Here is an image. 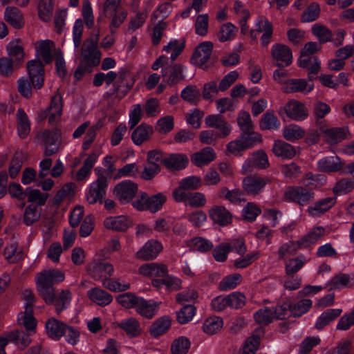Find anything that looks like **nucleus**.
<instances>
[{"label":"nucleus","mask_w":354,"mask_h":354,"mask_svg":"<svg viewBox=\"0 0 354 354\" xmlns=\"http://www.w3.org/2000/svg\"><path fill=\"white\" fill-rule=\"evenodd\" d=\"M82 59L81 62L95 66L100 63V53L97 50V44L92 40L87 41L82 48Z\"/></svg>","instance_id":"obj_16"},{"label":"nucleus","mask_w":354,"mask_h":354,"mask_svg":"<svg viewBox=\"0 0 354 354\" xmlns=\"http://www.w3.org/2000/svg\"><path fill=\"white\" fill-rule=\"evenodd\" d=\"M138 191V186L131 180L120 183L115 187L114 192L122 203H127L132 200Z\"/></svg>","instance_id":"obj_10"},{"label":"nucleus","mask_w":354,"mask_h":354,"mask_svg":"<svg viewBox=\"0 0 354 354\" xmlns=\"http://www.w3.org/2000/svg\"><path fill=\"white\" fill-rule=\"evenodd\" d=\"M17 130L21 138H26L30 133V125L28 118L22 109H19L17 112Z\"/></svg>","instance_id":"obj_45"},{"label":"nucleus","mask_w":354,"mask_h":354,"mask_svg":"<svg viewBox=\"0 0 354 354\" xmlns=\"http://www.w3.org/2000/svg\"><path fill=\"white\" fill-rule=\"evenodd\" d=\"M6 260L9 263H15L20 261L23 258L22 250L18 248V243L13 240L8 245L3 252Z\"/></svg>","instance_id":"obj_43"},{"label":"nucleus","mask_w":354,"mask_h":354,"mask_svg":"<svg viewBox=\"0 0 354 354\" xmlns=\"http://www.w3.org/2000/svg\"><path fill=\"white\" fill-rule=\"evenodd\" d=\"M263 333V329L259 328L246 339L243 348L244 354H254L256 353L259 349L261 340L260 336Z\"/></svg>","instance_id":"obj_41"},{"label":"nucleus","mask_w":354,"mask_h":354,"mask_svg":"<svg viewBox=\"0 0 354 354\" xmlns=\"http://www.w3.org/2000/svg\"><path fill=\"white\" fill-rule=\"evenodd\" d=\"M330 111V106L322 102H317L314 105L313 113L316 118V124L318 129L320 125L324 126L326 124L325 120L322 119Z\"/></svg>","instance_id":"obj_58"},{"label":"nucleus","mask_w":354,"mask_h":354,"mask_svg":"<svg viewBox=\"0 0 354 354\" xmlns=\"http://www.w3.org/2000/svg\"><path fill=\"white\" fill-rule=\"evenodd\" d=\"M241 280V275L240 274H233L224 277L218 284V288L222 291H227L234 289L238 284L240 283Z\"/></svg>","instance_id":"obj_63"},{"label":"nucleus","mask_w":354,"mask_h":354,"mask_svg":"<svg viewBox=\"0 0 354 354\" xmlns=\"http://www.w3.org/2000/svg\"><path fill=\"white\" fill-rule=\"evenodd\" d=\"M138 274L151 279L162 277L168 274L167 266L163 263H148L142 265L138 270Z\"/></svg>","instance_id":"obj_18"},{"label":"nucleus","mask_w":354,"mask_h":354,"mask_svg":"<svg viewBox=\"0 0 354 354\" xmlns=\"http://www.w3.org/2000/svg\"><path fill=\"white\" fill-rule=\"evenodd\" d=\"M216 158L214 150L211 147H205L191 156L192 163L197 167L209 164Z\"/></svg>","instance_id":"obj_31"},{"label":"nucleus","mask_w":354,"mask_h":354,"mask_svg":"<svg viewBox=\"0 0 354 354\" xmlns=\"http://www.w3.org/2000/svg\"><path fill=\"white\" fill-rule=\"evenodd\" d=\"M223 319L217 317H209L204 321L203 330L207 335H212L218 333L223 328Z\"/></svg>","instance_id":"obj_47"},{"label":"nucleus","mask_w":354,"mask_h":354,"mask_svg":"<svg viewBox=\"0 0 354 354\" xmlns=\"http://www.w3.org/2000/svg\"><path fill=\"white\" fill-rule=\"evenodd\" d=\"M188 158L183 153H170L164 157L163 165L168 169L173 170H181L185 169L188 164Z\"/></svg>","instance_id":"obj_24"},{"label":"nucleus","mask_w":354,"mask_h":354,"mask_svg":"<svg viewBox=\"0 0 354 354\" xmlns=\"http://www.w3.org/2000/svg\"><path fill=\"white\" fill-rule=\"evenodd\" d=\"M205 122L208 127L219 130L218 134L221 138H225L229 136L232 130L231 125L221 114L207 115L205 119Z\"/></svg>","instance_id":"obj_13"},{"label":"nucleus","mask_w":354,"mask_h":354,"mask_svg":"<svg viewBox=\"0 0 354 354\" xmlns=\"http://www.w3.org/2000/svg\"><path fill=\"white\" fill-rule=\"evenodd\" d=\"M160 303L153 300H146L140 297L136 308V312L142 317L147 319L153 318L159 309Z\"/></svg>","instance_id":"obj_25"},{"label":"nucleus","mask_w":354,"mask_h":354,"mask_svg":"<svg viewBox=\"0 0 354 354\" xmlns=\"http://www.w3.org/2000/svg\"><path fill=\"white\" fill-rule=\"evenodd\" d=\"M41 212L39 207L34 205H28L24 213L23 221L26 225H31L39 221Z\"/></svg>","instance_id":"obj_62"},{"label":"nucleus","mask_w":354,"mask_h":354,"mask_svg":"<svg viewBox=\"0 0 354 354\" xmlns=\"http://www.w3.org/2000/svg\"><path fill=\"white\" fill-rule=\"evenodd\" d=\"M305 131L299 126L290 124L283 129V136L288 141H295L303 138Z\"/></svg>","instance_id":"obj_52"},{"label":"nucleus","mask_w":354,"mask_h":354,"mask_svg":"<svg viewBox=\"0 0 354 354\" xmlns=\"http://www.w3.org/2000/svg\"><path fill=\"white\" fill-rule=\"evenodd\" d=\"M72 294L68 290H63L57 297H55L53 304L55 306L56 313L59 314L62 310L66 308L71 301Z\"/></svg>","instance_id":"obj_57"},{"label":"nucleus","mask_w":354,"mask_h":354,"mask_svg":"<svg viewBox=\"0 0 354 354\" xmlns=\"http://www.w3.org/2000/svg\"><path fill=\"white\" fill-rule=\"evenodd\" d=\"M319 130L324 134V137L328 143L337 144L347 138L348 133L346 127H335L328 129L326 124L320 125Z\"/></svg>","instance_id":"obj_17"},{"label":"nucleus","mask_w":354,"mask_h":354,"mask_svg":"<svg viewBox=\"0 0 354 354\" xmlns=\"http://www.w3.org/2000/svg\"><path fill=\"white\" fill-rule=\"evenodd\" d=\"M53 0H40L38 5V14L43 21H50L53 12Z\"/></svg>","instance_id":"obj_50"},{"label":"nucleus","mask_w":354,"mask_h":354,"mask_svg":"<svg viewBox=\"0 0 354 354\" xmlns=\"http://www.w3.org/2000/svg\"><path fill=\"white\" fill-rule=\"evenodd\" d=\"M162 250V245L160 242L151 239L136 252V257L142 261L153 260L158 255Z\"/></svg>","instance_id":"obj_11"},{"label":"nucleus","mask_w":354,"mask_h":354,"mask_svg":"<svg viewBox=\"0 0 354 354\" xmlns=\"http://www.w3.org/2000/svg\"><path fill=\"white\" fill-rule=\"evenodd\" d=\"M272 151L276 156L284 159H291L297 153L296 149L293 146L282 140L274 141Z\"/></svg>","instance_id":"obj_32"},{"label":"nucleus","mask_w":354,"mask_h":354,"mask_svg":"<svg viewBox=\"0 0 354 354\" xmlns=\"http://www.w3.org/2000/svg\"><path fill=\"white\" fill-rule=\"evenodd\" d=\"M171 319L169 316H162L153 322L149 332L153 337H158L165 333L171 326Z\"/></svg>","instance_id":"obj_37"},{"label":"nucleus","mask_w":354,"mask_h":354,"mask_svg":"<svg viewBox=\"0 0 354 354\" xmlns=\"http://www.w3.org/2000/svg\"><path fill=\"white\" fill-rule=\"evenodd\" d=\"M190 347V342L186 337H179L174 340L171 346L172 354H187Z\"/></svg>","instance_id":"obj_61"},{"label":"nucleus","mask_w":354,"mask_h":354,"mask_svg":"<svg viewBox=\"0 0 354 354\" xmlns=\"http://www.w3.org/2000/svg\"><path fill=\"white\" fill-rule=\"evenodd\" d=\"M270 183L268 177H261L259 176H249L243 180V188L244 191L251 196H257L260 194L265 186Z\"/></svg>","instance_id":"obj_7"},{"label":"nucleus","mask_w":354,"mask_h":354,"mask_svg":"<svg viewBox=\"0 0 354 354\" xmlns=\"http://www.w3.org/2000/svg\"><path fill=\"white\" fill-rule=\"evenodd\" d=\"M335 203V196L324 198L309 206L307 211L311 216L319 217L334 206Z\"/></svg>","instance_id":"obj_23"},{"label":"nucleus","mask_w":354,"mask_h":354,"mask_svg":"<svg viewBox=\"0 0 354 354\" xmlns=\"http://www.w3.org/2000/svg\"><path fill=\"white\" fill-rule=\"evenodd\" d=\"M284 111L292 120L302 121L308 116V110L306 106L299 101L292 100L284 106Z\"/></svg>","instance_id":"obj_19"},{"label":"nucleus","mask_w":354,"mask_h":354,"mask_svg":"<svg viewBox=\"0 0 354 354\" xmlns=\"http://www.w3.org/2000/svg\"><path fill=\"white\" fill-rule=\"evenodd\" d=\"M220 193L225 199L235 205H240L245 201L244 193L239 189L230 190L226 187H223L220 189Z\"/></svg>","instance_id":"obj_49"},{"label":"nucleus","mask_w":354,"mask_h":354,"mask_svg":"<svg viewBox=\"0 0 354 354\" xmlns=\"http://www.w3.org/2000/svg\"><path fill=\"white\" fill-rule=\"evenodd\" d=\"M87 272L93 279L100 281L102 283L113 275L114 267L108 262L93 261L87 265Z\"/></svg>","instance_id":"obj_3"},{"label":"nucleus","mask_w":354,"mask_h":354,"mask_svg":"<svg viewBox=\"0 0 354 354\" xmlns=\"http://www.w3.org/2000/svg\"><path fill=\"white\" fill-rule=\"evenodd\" d=\"M41 139L44 144V155L50 156L59 151L60 144V132L57 129L45 131Z\"/></svg>","instance_id":"obj_9"},{"label":"nucleus","mask_w":354,"mask_h":354,"mask_svg":"<svg viewBox=\"0 0 354 354\" xmlns=\"http://www.w3.org/2000/svg\"><path fill=\"white\" fill-rule=\"evenodd\" d=\"M342 310L339 308H330L323 312L317 318L315 323V328L322 329L324 326L334 321L340 316Z\"/></svg>","instance_id":"obj_39"},{"label":"nucleus","mask_w":354,"mask_h":354,"mask_svg":"<svg viewBox=\"0 0 354 354\" xmlns=\"http://www.w3.org/2000/svg\"><path fill=\"white\" fill-rule=\"evenodd\" d=\"M153 133V130L151 126L142 123L132 132V141L136 145H141L142 143L150 140Z\"/></svg>","instance_id":"obj_29"},{"label":"nucleus","mask_w":354,"mask_h":354,"mask_svg":"<svg viewBox=\"0 0 354 354\" xmlns=\"http://www.w3.org/2000/svg\"><path fill=\"white\" fill-rule=\"evenodd\" d=\"M65 279L63 272L57 269H50L43 270L35 277L36 286H52L56 283L62 282Z\"/></svg>","instance_id":"obj_6"},{"label":"nucleus","mask_w":354,"mask_h":354,"mask_svg":"<svg viewBox=\"0 0 354 354\" xmlns=\"http://www.w3.org/2000/svg\"><path fill=\"white\" fill-rule=\"evenodd\" d=\"M107 178L103 174H99L97 179L90 187L86 194V201L89 204H95L97 202L102 203V198L106 194Z\"/></svg>","instance_id":"obj_5"},{"label":"nucleus","mask_w":354,"mask_h":354,"mask_svg":"<svg viewBox=\"0 0 354 354\" xmlns=\"http://www.w3.org/2000/svg\"><path fill=\"white\" fill-rule=\"evenodd\" d=\"M284 199L286 201L297 203L300 206H304L314 201L315 194L310 189L302 186H292L286 188Z\"/></svg>","instance_id":"obj_2"},{"label":"nucleus","mask_w":354,"mask_h":354,"mask_svg":"<svg viewBox=\"0 0 354 354\" xmlns=\"http://www.w3.org/2000/svg\"><path fill=\"white\" fill-rule=\"evenodd\" d=\"M255 28V30H250V37L257 39V34L263 32L260 39L262 45L266 46L271 41L273 34L272 23L265 16L260 15L257 18Z\"/></svg>","instance_id":"obj_4"},{"label":"nucleus","mask_w":354,"mask_h":354,"mask_svg":"<svg viewBox=\"0 0 354 354\" xmlns=\"http://www.w3.org/2000/svg\"><path fill=\"white\" fill-rule=\"evenodd\" d=\"M196 313V308L192 305H185L176 313V319L180 324L190 322Z\"/></svg>","instance_id":"obj_64"},{"label":"nucleus","mask_w":354,"mask_h":354,"mask_svg":"<svg viewBox=\"0 0 354 354\" xmlns=\"http://www.w3.org/2000/svg\"><path fill=\"white\" fill-rule=\"evenodd\" d=\"M8 57L18 66L24 58V49L19 41H13L8 44L6 48Z\"/></svg>","instance_id":"obj_44"},{"label":"nucleus","mask_w":354,"mask_h":354,"mask_svg":"<svg viewBox=\"0 0 354 354\" xmlns=\"http://www.w3.org/2000/svg\"><path fill=\"white\" fill-rule=\"evenodd\" d=\"M104 225L108 230L124 232L131 225V221L128 217L123 215L109 216L104 220Z\"/></svg>","instance_id":"obj_26"},{"label":"nucleus","mask_w":354,"mask_h":354,"mask_svg":"<svg viewBox=\"0 0 354 354\" xmlns=\"http://www.w3.org/2000/svg\"><path fill=\"white\" fill-rule=\"evenodd\" d=\"M4 19L16 29L24 27L25 22L22 12L16 7L8 6L4 12Z\"/></svg>","instance_id":"obj_28"},{"label":"nucleus","mask_w":354,"mask_h":354,"mask_svg":"<svg viewBox=\"0 0 354 354\" xmlns=\"http://www.w3.org/2000/svg\"><path fill=\"white\" fill-rule=\"evenodd\" d=\"M32 333H27L23 330H14L8 334L10 342H13L16 344L21 345L23 348L28 346L31 342L30 335Z\"/></svg>","instance_id":"obj_56"},{"label":"nucleus","mask_w":354,"mask_h":354,"mask_svg":"<svg viewBox=\"0 0 354 354\" xmlns=\"http://www.w3.org/2000/svg\"><path fill=\"white\" fill-rule=\"evenodd\" d=\"M37 53L46 64L53 60V54L55 56L56 52L60 50L55 48L54 41L50 39L41 40L36 44Z\"/></svg>","instance_id":"obj_21"},{"label":"nucleus","mask_w":354,"mask_h":354,"mask_svg":"<svg viewBox=\"0 0 354 354\" xmlns=\"http://www.w3.org/2000/svg\"><path fill=\"white\" fill-rule=\"evenodd\" d=\"M75 184L72 183L65 184L54 196L53 200V205L59 207L65 200L72 198L75 194Z\"/></svg>","instance_id":"obj_42"},{"label":"nucleus","mask_w":354,"mask_h":354,"mask_svg":"<svg viewBox=\"0 0 354 354\" xmlns=\"http://www.w3.org/2000/svg\"><path fill=\"white\" fill-rule=\"evenodd\" d=\"M238 31V28L232 23L223 24L217 34V38L221 42L232 40Z\"/></svg>","instance_id":"obj_51"},{"label":"nucleus","mask_w":354,"mask_h":354,"mask_svg":"<svg viewBox=\"0 0 354 354\" xmlns=\"http://www.w3.org/2000/svg\"><path fill=\"white\" fill-rule=\"evenodd\" d=\"M213 44L211 41H205L198 46L192 55L194 64L203 67L209 61L212 55Z\"/></svg>","instance_id":"obj_20"},{"label":"nucleus","mask_w":354,"mask_h":354,"mask_svg":"<svg viewBox=\"0 0 354 354\" xmlns=\"http://www.w3.org/2000/svg\"><path fill=\"white\" fill-rule=\"evenodd\" d=\"M87 295L92 301L102 306L109 305L113 300L111 295L99 288H91Z\"/></svg>","instance_id":"obj_36"},{"label":"nucleus","mask_w":354,"mask_h":354,"mask_svg":"<svg viewBox=\"0 0 354 354\" xmlns=\"http://www.w3.org/2000/svg\"><path fill=\"white\" fill-rule=\"evenodd\" d=\"M183 67L180 64H174L163 67L162 77L163 82L172 86L185 79Z\"/></svg>","instance_id":"obj_14"},{"label":"nucleus","mask_w":354,"mask_h":354,"mask_svg":"<svg viewBox=\"0 0 354 354\" xmlns=\"http://www.w3.org/2000/svg\"><path fill=\"white\" fill-rule=\"evenodd\" d=\"M46 329L51 339L58 340L64 336L67 325L55 318H50L46 323Z\"/></svg>","instance_id":"obj_30"},{"label":"nucleus","mask_w":354,"mask_h":354,"mask_svg":"<svg viewBox=\"0 0 354 354\" xmlns=\"http://www.w3.org/2000/svg\"><path fill=\"white\" fill-rule=\"evenodd\" d=\"M27 71L29 78L36 89H40L44 85V70L40 60H30L27 63Z\"/></svg>","instance_id":"obj_8"},{"label":"nucleus","mask_w":354,"mask_h":354,"mask_svg":"<svg viewBox=\"0 0 354 354\" xmlns=\"http://www.w3.org/2000/svg\"><path fill=\"white\" fill-rule=\"evenodd\" d=\"M342 165L337 156H326L317 162L319 169L324 172L338 171L342 169Z\"/></svg>","instance_id":"obj_35"},{"label":"nucleus","mask_w":354,"mask_h":354,"mask_svg":"<svg viewBox=\"0 0 354 354\" xmlns=\"http://www.w3.org/2000/svg\"><path fill=\"white\" fill-rule=\"evenodd\" d=\"M273 59L279 66H288L292 61V52L290 48L283 44H274L271 49Z\"/></svg>","instance_id":"obj_15"},{"label":"nucleus","mask_w":354,"mask_h":354,"mask_svg":"<svg viewBox=\"0 0 354 354\" xmlns=\"http://www.w3.org/2000/svg\"><path fill=\"white\" fill-rule=\"evenodd\" d=\"M257 166L259 169H266L269 166V161L266 153L263 151H257L252 154V160L245 161L243 165V174L251 171L252 165Z\"/></svg>","instance_id":"obj_27"},{"label":"nucleus","mask_w":354,"mask_h":354,"mask_svg":"<svg viewBox=\"0 0 354 354\" xmlns=\"http://www.w3.org/2000/svg\"><path fill=\"white\" fill-rule=\"evenodd\" d=\"M62 111V97L58 91L51 97L50 105L49 106V123H54L58 120Z\"/></svg>","instance_id":"obj_40"},{"label":"nucleus","mask_w":354,"mask_h":354,"mask_svg":"<svg viewBox=\"0 0 354 354\" xmlns=\"http://www.w3.org/2000/svg\"><path fill=\"white\" fill-rule=\"evenodd\" d=\"M97 161V156L93 153L87 157L84 160L82 167H81L76 174V179L77 180H84L91 172L94 164Z\"/></svg>","instance_id":"obj_59"},{"label":"nucleus","mask_w":354,"mask_h":354,"mask_svg":"<svg viewBox=\"0 0 354 354\" xmlns=\"http://www.w3.org/2000/svg\"><path fill=\"white\" fill-rule=\"evenodd\" d=\"M314 87L313 83L307 82L305 79H288L282 86V90L286 93L310 92Z\"/></svg>","instance_id":"obj_12"},{"label":"nucleus","mask_w":354,"mask_h":354,"mask_svg":"<svg viewBox=\"0 0 354 354\" xmlns=\"http://www.w3.org/2000/svg\"><path fill=\"white\" fill-rule=\"evenodd\" d=\"M326 235V229L322 226L312 228L306 235L297 241L299 247H307L314 244Z\"/></svg>","instance_id":"obj_33"},{"label":"nucleus","mask_w":354,"mask_h":354,"mask_svg":"<svg viewBox=\"0 0 354 354\" xmlns=\"http://www.w3.org/2000/svg\"><path fill=\"white\" fill-rule=\"evenodd\" d=\"M128 73L126 70L120 71L118 74L114 71H109L104 73L106 84H112V88L106 93L109 95H115L116 98L121 100L131 89L133 82L127 80Z\"/></svg>","instance_id":"obj_1"},{"label":"nucleus","mask_w":354,"mask_h":354,"mask_svg":"<svg viewBox=\"0 0 354 354\" xmlns=\"http://www.w3.org/2000/svg\"><path fill=\"white\" fill-rule=\"evenodd\" d=\"M187 245L194 251L206 252L213 248V243L203 237H194L189 241Z\"/></svg>","instance_id":"obj_53"},{"label":"nucleus","mask_w":354,"mask_h":354,"mask_svg":"<svg viewBox=\"0 0 354 354\" xmlns=\"http://www.w3.org/2000/svg\"><path fill=\"white\" fill-rule=\"evenodd\" d=\"M118 326L131 337H138L142 332L139 322L133 317L122 320Z\"/></svg>","instance_id":"obj_38"},{"label":"nucleus","mask_w":354,"mask_h":354,"mask_svg":"<svg viewBox=\"0 0 354 354\" xmlns=\"http://www.w3.org/2000/svg\"><path fill=\"white\" fill-rule=\"evenodd\" d=\"M209 216L214 223L220 225H227L232 222L231 213L223 206H216L209 210Z\"/></svg>","instance_id":"obj_34"},{"label":"nucleus","mask_w":354,"mask_h":354,"mask_svg":"<svg viewBox=\"0 0 354 354\" xmlns=\"http://www.w3.org/2000/svg\"><path fill=\"white\" fill-rule=\"evenodd\" d=\"M167 197L162 193H158L150 197L147 196V208L151 213L159 211L166 202Z\"/></svg>","instance_id":"obj_55"},{"label":"nucleus","mask_w":354,"mask_h":354,"mask_svg":"<svg viewBox=\"0 0 354 354\" xmlns=\"http://www.w3.org/2000/svg\"><path fill=\"white\" fill-rule=\"evenodd\" d=\"M320 7L317 3H310L304 11L301 17V21L308 23L315 21L319 16Z\"/></svg>","instance_id":"obj_60"},{"label":"nucleus","mask_w":354,"mask_h":354,"mask_svg":"<svg viewBox=\"0 0 354 354\" xmlns=\"http://www.w3.org/2000/svg\"><path fill=\"white\" fill-rule=\"evenodd\" d=\"M313 35L316 37L320 44L329 42L332 40L333 34L326 26L320 24H315L312 26Z\"/></svg>","instance_id":"obj_48"},{"label":"nucleus","mask_w":354,"mask_h":354,"mask_svg":"<svg viewBox=\"0 0 354 354\" xmlns=\"http://www.w3.org/2000/svg\"><path fill=\"white\" fill-rule=\"evenodd\" d=\"M280 121L273 111H268L263 114L259 123L263 130H276L280 127Z\"/></svg>","instance_id":"obj_46"},{"label":"nucleus","mask_w":354,"mask_h":354,"mask_svg":"<svg viewBox=\"0 0 354 354\" xmlns=\"http://www.w3.org/2000/svg\"><path fill=\"white\" fill-rule=\"evenodd\" d=\"M18 322L22 324L30 333H34L36 322L32 315V309L28 308L18 315Z\"/></svg>","instance_id":"obj_54"},{"label":"nucleus","mask_w":354,"mask_h":354,"mask_svg":"<svg viewBox=\"0 0 354 354\" xmlns=\"http://www.w3.org/2000/svg\"><path fill=\"white\" fill-rule=\"evenodd\" d=\"M298 64L300 67L308 70V79L312 82L314 75H317L320 69V61L316 56L301 55L298 59Z\"/></svg>","instance_id":"obj_22"}]
</instances>
